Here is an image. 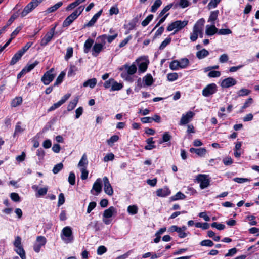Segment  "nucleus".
<instances>
[{
    "instance_id": "a19ab883",
    "label": "nucleus",
    "mask_w": 259,
    "mask_h": 259,
    "mask_svg": "<svg viewBox=\"0 0 259 259\" xmlns=\"http://www.w3.org/2000/svg\"><path fill=\"white\" fill-rule=\"evenodd\" d=\"M169 68L172 70H177L181 69L178 60H174L170 62Z\"/></svg>"
},
{
    "instance_id": "ddd939ff",
    "label": "nucleus",
    "mask_w": 259,
    "mask_h": 259,
    "mask_svg": "<svg viewBox=\"0 0 259 259\" xmlns=\"http://www.w3.org/2000/svg\"><path fill=\"white\" fill-rule=\"evenodd\" d=\"M55 32V27L51 29L42 39L41 44L42 46H46L52 39Z\"/></svg>"
},
{
    "instance_id": "cd10ccee",
    "label": "nucleus",
    "mask_w": 259,
    "mask_h": 259,
    "mask_svg": "<svg viewBox=\"0 0 259 259\" xmlns=\"http://www.w3.org/2000/svg\"><path fill=\"white\" fill-rule=\"evenodd\" d=\"M124 67L126 70L127 73L130 75L134 74L137 71V67L135 64H132L130 66L128 65H125Z\"/></svg>"
},
{
    "instance_id": "20e7f679",
    "label": "nucleus",
    "mask_w": 259,
    "mask_h": 259,
    "mask_svg": "<svg viewBox=\"0 0 259 259\" xmlns=\"http://www.w3.org/2000/svg\"><path fill=\"white\" fill-rule=\"evenodd\" d=\"M61 238L66 243L72 242L73 240V236L72 234V229L70 227L66 226L62 229L61 233Z\"/></svg>"
},
{
    "instance_id": "6e6d98bb",
    "label": "nucleus",
    "mask_w": 259,
    "mask_h": 259,
    "mask_svg": "<svg viewBox=\"0 0 259 259\" xmlns=\"http://www.w3.org/2000/svg\"><path fill=\"white\" fill-rule=\"evenodd\" d=\"M24 129L21 126V122H18L15 127L14 135L22 133L24 131Z\"/></svg>"
},
{
    "instance_id": "0eeeda50",
    "label": "nucleus",
    "mask_w": 259,
    "mask_h": 259,
    "mask_svg": "<svg viewBox=\"0 0 259 259\" xmlns=\"http://www.w3.org/2000/svg\"><path fill=\"white\" fill-rule=\"evenodd\" d=\"M196 180L200 183V187L201 189L208 187L210 184V180L208 175L199 174L196 177Z\"/></svg>"
},
{
    "instance_id": "13d9d810",
    "label": "nucleus",
    "mask_w": 259,
    "mask_h": 259,
    "mask_svg": "<svg viewBox=\"0 0 259 259\" xmlns=\"http://www.w3.org/2000/svg\"><path fill=\"white\" fill-rule=\"evenodd\" d=\"M213 244V242L210 240H204L200 242V245L202 246L211 247Z\"/></svg>"
},
{
    "instance_id": "37998d69",
    "label": "nucleus",
    "mask_w": 259,
    "mask_h": 259,
    "mask_svg": "<svg viewBox=\"0 0 259 259\" xmlns=\"http://www.w3.org/2000/svg\"><path fill=\"white\" fill-rule=\"evenodd\" d=\"M161 4L162 1L161 0H156L151 7V11L152 12H155Z\"/></svg>"
},
{
    "instance_id": "473e14b6",
    "label": "nucleus",
    "mask_w": 259,
    "mask_h": 259,
    "mask_svg": "<svg viewBox=\"0 0 259 259\" xmlns=\"http://www.w3.org/2000/svg\"><path fill=\"white\" fill-rule=\"evenodd\" d=\"M48 190V187L45 186L43 188H40L39 190H38V192L36 193L35 196L36 197H40L46 195Z\"/></svg>"
},
{
    "instance_id": "79ce46f5",
    "label": "nucleus",
    "mask_w": 259,
    "mask_h": 259,
    "mask_svg": "<svg viewBox=\"0 0 259 259\" xmlns=\"http://www.w3.org/2000/svg\"><path fill=\"white\" fill-rule=\"evenodd\" d=\"M16 252L20 255L22 259H26L25 252L22 246L16 247Z\"/></svg>"
},
{
    "instance_id": "0e129e2a",
    "label": "nucleus",
    "mask_w": 259,
    "mask_h": 259,
    "mask_svg": "<svg viewBox=\"0 0 259 259\" xmlns=\"http://www.w3.org/2000/svg\"><path fill=\"white\" fill-rule=\"evenodd\" d=\"M88 226H92L96 231H99L100 229V224L98 221H94L93 222H91Z\"/></svg>"
},
{
    "instance_id": "9d476101",
    "label": "nucleus",
    "mask_w": 259,
    "mask_h": 259,
    "mask_svg": "<svg viewBox=\"0 0 259 259\" xmlns=\"http://www.w3.org/2000/svg\"><path fill=\"white\" fill-rule=\"evenodd\" d=\"M194 115L195 113L190 111L187 112L185 114H183L181 118L179 125H183L188 123L192 120Z\"/></svg>"
},
{
    "instance_id": "5fc2aeb1",
    "label": "nucleus",
    "mask_w": 259,
    "mask_h": 259,
    "mask_svg": "<svg viewBox=\"0 0 259 259\" xmlns=\"http://www.w3.org/2000/svg\"><path fill=\"white\" fill-rule=\"evenodd\" d=\"M63 167V165L62 163H59L54 167L53 169V172L54 174H58Z\"/></svg>"
},
{
    "instance_id": "393cba45",
    "label": "nucleus",
    "mask_w": 259,
    "mask_h": 259,
    "mask_svg": "<svg viewBox=\"0 0 259 259\" xmlns=\"http://www.w3.org/2000/svg\"><path fill=\"white\" fill-rule=\"evenodd\" d=\"M88 164V161L87 159V157L85 154H83L82 156L81 159L80 160L78 164V167L80 168L82 167H86Z\"/></svg>"
},
{
    "instance_id": "4468645a",
    "label": "nucleus",
    "mask_w": 259,
    "mask_h": 259,
    "mask_svg": "<svg viewBox=\"0 0 259 259\" xmlns=\"http://www.w3.org/2000/svg\"><path fill=\"white\" fill-rule=\"evenodd\" d=\"M237 83L236 80L232 77H228L223 79L221 82L222 88H228L233 86Z\"/></svg>"
},
{
    "instance_id": "412c9836",
    "label": "nucleus",
    "mask_w": 259,
    "mask_h": 259,
    "mask_svg": "<svg viewBox=\"0 0 259 259\" xmlns=\"http://www.w3.org/2000/svg\"><path fill=\"white\" fill-rule=\"evenodd\" d=\"M170 193V191L167 187L159 189L156 191V195L159 197H166L169 195Z\"/></svg>"
},
{
    "instance_id": "ea45409f",
    "label": "nucleus",
    "mask_w": 259,
    "mask_h": 259,
    "mask_svg": "<svg viewBox=\"0 0 259 259\" xmlns=\"http://www.w3.org/2000/svg\"><path fill=\"white\" fill-rule=\"evenodd\" d=\"M138 209V207L135 205H133L128 206L127 209V211L128 213L134 215L137 213Z\"/></svg>"
},
{
    "instance_id": "49530a36",
    "label": "nucleus",
    "mask_w": 259,
    "mask_h": 259,
    "mask_svg": "<svg viewBox=\"0 0 259 259\" xmlns=\"http://www.w3.org/2000/svg\"><path fill=\"white\" fill-rule=\"evenodd\" d=\"M167 79L169 81H174L178 78L177 73H170L167 75Z\"/></svg>"
},
{
    "instance_id": "bf43d9fd",
    "label": "nucleus",
    "mask_w": 259,
    "mask_h": 259,
    "mask_svg": "<svg viewBox=\"0 0 259 259\" xmlns=\"http://www.w3.org/2000/svg\"><path fill=\"white\" fill-rule=\"evenodd\" d=\"M68 182L71 185H74L75 183V176L74 173L71 172L68 177Z\"/></svg>"
},
{
    "instance_id": "774afa93",
    "label": "nucleus",
    "mask_w": 259,
    "mask_h": 259,
    "mask_svg": "<svg viewBox=\"0 0 259 259\" xmlns=\"http://www.w3.org/2000/svg\"><path fill=\"white\" fill-rule=\"evenodd\" d=\"M114 159V155L112 153H108L104 157V161L108 162L109 161H112Z\"/></svg>"
},
{
    "instance_id": "2eb2a0df",
    "label": "nucleus",
    "mask_w": 259,
    "mask_h": 259,
    "mask_svg": "<svg viewBox=\"0 0 259 259\" xmlns=\"http://www.w3.org/2000/svg\"><path fill=\"white\" fill-rule=\"evenodd\" d=\"M27 50H20L17 52L12 58L10 62V65L15 64L21 58Z\"/></svg>"
},
{
    "instance_id": "6ab92c4d",
    "label": "nucleus",
    "mask_w": 259,
    "mask_h": 259,
    "mask_svg": "<svg viewBox=\"0 0 259 259\" xmlns=\"http://www.w3.org/2000/svg\"><path fill=\"white\" fill-rule=\"evenodd\" d=\"M116 208L113 206H111L104 211L103 215V218H110L113 216L114 213H116Z\"/></svg>"
},
{
    "instance_id": "72a5a7b5",
    "label": "nucleus",
    "mask_w": 259,
    "mask_h": 259,
    "mask_svg": "<svg viewBox=\"0 0 259 259\" xmlns=\"http://www.w3.org/2000/svg\"><path fill=\"white\" fill-rule=\"evenodd\" d=\"M63 5V3L62 2H59L57 3H56L54 6L49 7L47 11L48 13H52L56 11L58 8H59L61 6H62Z\"/></svg>"
},
{
    "instance_id": "a18cd8bd",
    "label": "nucleus",
    "mask_w": 259,
    "mask_h": 259,
    "mask_svg": "<svg viewBox=\"0 0 259 259\" xmlns=\"http://www.w3.org/2000/svg\"><path fill=\"white\" fill-rule=\"evenodd\" d=\"M186 198V196L181 192H178L176 194L171 197L172 200H183Z\"/></svg>"
},
{
    "instance_id": "680f3d73",
    "label": "nucleus",
    "mask_w": 259,
    "mask_h": 259,
    "mask_svg": "<svg viewBox=\"0 0 259 259\" xmlns=\"http://www.w3.org/2000/svg\"><path fill=\"white\" fill-rule=\"evenodd\" d=\"M81 172V178L82 180H85L87 179L88 176V171L87 170L86 167H82L80 168Z\"/></svg>"
},
{
    "instance_id": "a211bd4d",
    "label": "nucleus",
    "mask_w": 259,
    "mask_h": 259,
    "mask_svg": "<svg viewBox=\"0 0 259 259\" xmlns=\"http://www.w3.org/2000/svg\"><path fill=\"white\" fill-rule=\"evenodd\" d=\"M205 33L208 36H212L218 33V29L215 27L214 24L207 25L206 26Z\"/></svg>"
},
{
    "instance_id": "9b49d317",
    "label": "nucleus",
    "mask_w": 259,
    "mask_h": 259,
    "mask_svg": "<svg viewBox=\"0 0 259 259\" xmlns=\"http://www.w3.org/2000/svg\"><path fill=\"white\" fill-rule=\"evenodd\" d=\"M103 181L104 183V192L107 195L112 196L113 194V190L108 178L107 177H104L103 178Z\"/></svg>"
},
{
    "instance_id": "5701e85b",
    "label": "nucleus",
    "mask_w": 259,
    "mask_h": 259,
    "mask_svg": "<svg viewBox=\"0 0 259 259\" xmlns=\"http://www.w3.org/2000/svg\"><path fill=\"white\" fill-rule=\"evenodd\" d=\"M146 142L147 145L145 146V149L147 150H151L156 147V146L154 145L155 141H153V137H150L147 139Z\"/></svg>"
},
{
    "instance_id": "f704fd0d",
    "label": "nucleus",
    "mask_w": 259,
    "mask_h": 259,
    "mask_svg": "<svg viewBox=\"0 0 259 259\" xmlns=\"http://www.w3.org/2000/svg\"><path fill=\"white\" fill-rule=\"evenodd\" d=\"M176 5L184 8L190 5V2L188 0H176Z\"/></svg>"
},
{
    "instance_id": "c756f323",
    "label": "nucleus",
    "mask_w": 259,
    "mask_h": 259,
    "mask_svg": "<svg viewBox=\"0 0 259 259\" xmlns=\"http://www.w3.org/2000/svg\"><path fill=\"white\" fill-rule=\"evenodd\" d=\"M178 60L181 69L187 68L189 64V60L186 58H182Z\"/></svg>"
},
{
    "instance_id": "bb28decb",
    "label": "nucleus",
    "mask_w": 259,
    "mask_h": 259,
    "mask_svg": "<svg viewBox=\"0 0 259 259\" xmlns=\"http://www.w3.org/2000/svg\"><path fill=\"white\" fill-rule=\"evenodd\" d=\"M219 14V11H212L210 13L208 21L211 24H214V21L217 19Z\"/></svg>"
},
{
    "instance_id": "de8ad7c7",
    "label": "nucleus",
    "mask_w": 259,
    "mask_h": 259,
    "mask_svg": "<svg viewBox=\"0 0 259 259\" xmlns=\"http://www.w3.org/2000/svg\"><path fill=\"white\" fill-rule=\"evenodd\" d=\"M118 139V136L113 135L109 139L107 140V142L109 145L111 146L115 142H117Z\"/></svg>"
},
{
    "instance_id": "052dcab7",
    "label": "nucleus",
    "mask_w": 259,
    "mask_h": 259,
    "mask_svg": "<svg viewBox=\"0 0 259 259\" xmlns=\"http://www.w3.org/2000/svg\"><path fill=\"white\" fill-rule=\"evenodd\" d=\"M221 75V72L218 71H211L208 74V76L210 78L219 77Z\"/></svg>"
},
{
    "instance_id": "69168bd1",
    "label": "nucleus",
    "mask_w": 259,
    "mask_h": 259,
    "mask_svg": "<svg viewBox=\"0 0 259 259\" xmlns=\"http://www.w3.org/2000/svg\"><path fill=\"white\" fill-rule=\"evenodd\" d=\"M206 149L204 148H197L196 154L199 156H204L206 153Z\"/></svg>"
},
{
    "instance_id": "c03bdc74",
    "label": "nucleus",
    "mask_w": 259,
    "mask_h": 259,
    "mask_svg": "<svg viewBox=\"0 0 259 259\" xmlns=\"http://www.w3.org/2000/svg\"><path fill=\"white\" fill-rule=\"evenodd\" d=\"M65 75V73L63 71L61 72L57 78L56 81L54 84V86L58 85V84H60L62 82Z\"/></svg>"
},
{
    "instance_id": "2f4dec72",
    "label": "nucleus",
    "mask_w": 259,
    "mask_h": 259,
    "mask_svg": "<svg viewBox=\"0 0 259 259\" xmlns=\"http://www.w3.org/2000/svg\"><path fill=\"white\" fill-rule=\"evenodd\" d=\"M22 98L21 97L15 98L11 102V105L12 107H16L20 105L22 103Z\"/></svg>"
},
{
    "instance_id": "a878e982",
    "label": "nucleus",
    "mask_w": 259,
    "mask_h": 259,
    "mask_svg": "<svg viewBox=\"0 0 259 259\" xmlns=\"http://www.w3.org/2000/svg\"><path fill=\"white\" fill-rule=\"evenodd\" d=\"M20 28H17L12 33L11 35V38L9 39V40L4 45L2 49H5L8 47L9 44L11 42V40L18 34L19 31H20Z\"/></svg>"
},
{
    "instance_id": "09e8293b",
    "label": "nucleus",
    "mask_w": 259,
    "mask_h": 259,
    "mask_svg": "<svg viewBox=\"0 0 259 259\" xmlns=\"http://www.w3.org/2000/svg\"><path fill=\"white\" fill-rule=\"evenodd\" d=\"M171 136L167 132H165L162 136V141H159L160 144H162L163 142H166L169 141L171 139Z\"/></svg>"
},
{
    "instance_id": "4c0bfd02",
    "label": "nucleus",
    "mask_w": 259,
    "mask_h": 259,
    "mask_svg": "<svg viewBox=\"0 0 259 259\" xmlns=\"http://www.w3.org/2000/svg\"><path fill=\"white\" fill-rule=\"evenodd\" d=\"M123 88V85L122 83H118L114 79L113 80V82L112 85V88H111V91H118L121 90Z\"/></svg>"
},
{
    "instance_id": "c9c22d12",
    "label": "nucleus",
    "mask_w": 259,
    "mask_h": 259,
    "mask_svg": "<svg viewBox=\"0 0 259 259\" xmlns=\"http://www.w3.org/2000/svg\"><path fill=\"white\" fill-rule=\"evenodd\" d=\"M252 103H253V99H252V98H251V97L248 98L246 100L245 103H244L243 105L242 106L240 112H243L245 109H246V108L249 107Z\"/></svg>"
},
{
    "instance_id": "f03ea898",
    "label": "nucleus",
    "mask_w": 259,
    "mask_h": 259,
    "mask_svg": "<svg viewBox=\"0 0 259 259\" xmlns=\"http://www.w3.org/2000/svg\"><path fill=\"white\" fill-rule=\"evenodd\" d=\"M205 20L203 18L199 19L193 27L192 32L190 34V38L191 41H194L197 40L198 36L203 37V31Z\"/></svg>"
},
{
    "instance_id": "aec40b11",
    "label": "nucleus",
    "mask_w": 259,
    "mask_h": 259,
    "mask_svg": "<svg viewBox=\"0 0 259 259\" xmlns=\"http://www.w3.org/2000/svg\"><path fill=\"white\" fill-rule=\"evenodd\" d=\"M102 13V10L99 11L98 13L94 15L91 20L86 24L84 25V27H91L94 25L98 19L101 16Z\"/></svg>"
},
{
    "instance_id": "603ef678",
    "label": "nucleus",
    "mask_w": 259,
    "mask_h": 259,
    "mask_svg": "<svg viewBox=\"0 0 259 259\" xmlns=\"http://www.w3.org/2000/svg\"><path fill=\"white\" fill-rule=\"evenodd\" d=\"M77 70V68L74 65H70L69 71L68 72V76H72L75 74V72Z\"/></svg>"
},
{
    "instance_id": "864d4df0",
    "label": "nucleus",
    "mask_w": 259,
    "mask_h": 259,
    "mask_svg": "<svg viewBox=\"0 0 259 259\" xmlns=\"http://www.w3.org/2000/svg\"><path fill=\"white\" fill-rule=\"evenodd\" d=\"M220 1L221 0H211L207 6L208 9L215 8Z\"/></svg>"
},
{
    "instance_id": "7c9ffc66",
    "label": "nucleus",
    "mask_w": 259,
    "mask_h": 259,
    "mask_svg": "<svg viewBox=\"0 0 259 259\" xmlns=\"http://www.w3.org/2000/svg\"><path fill=\"white\" fill-rule=\"evenodd\" d=\"M79 98L78 96L76 97L72 101L70 102L67 106V110H72L76 106L78 102Z\"/></svg>"
},
{
    "instance_id": "39448f33",
    "label": "nucleus",
    "mask_w": 259,
    "mask_h": 259,
    "mask_svg": "<svg viewBox=\"0 0 259 259\" xmlns=\"http://www.w3.org/2000/svg\"><path fill=\"white\" fill-rule=\"evenodd\" d=\"M43 0H32L23 9L21 16L24 17L35 9Z\"/></svg>"
},
{
    "instance_id": "f257e3e1",
    "label": "nucleus",
    "mask_w": 259,
    "mask_h": 259,
    "mask_svg": "<svg viewBox=\"0 0 259 259\" xmlns=\"http://www.w3.org/2000/svg\"><path fill=\"white\" fill-rule=\"evenodd\" d=\"M205 20L203 18L199 19L193 27L192 32L190 34V38L191 41H194L197 40L198 36L203 37V31Z\"/></svg>"
},
{
    "instance_id": "3c124183",
    "label": "nucleus",
    "mask_w": 259,
    "mask_h": 259,
    "mask_svg": "<svg viewBox=\"0 0 259 259\" xmlns=\"http://www.w3.org/2000/svg\"><path fill=\"white\" fill-rule=\"evenodd\" d=\"M38 64V62L35 61L34 63L31 64H27L24 68V69L25 70L26 72H29L31 70H32Z\"/></svg>"
},
{
    "instance_id": "7ed1b4c3",
    "label": "nucleus",
    "mask_w": 259,
    "mask_h": 259,
    "mask_svg": "<svg viewBox=\"0 0 259 259\" xmlns=\"http://www.w3.org/2000/svg\"><path fill=\"white\" fill-rule=\"evenodd\" d=\"M188 21L187 20L181 21L177 20L172 22L167 27V30L168 31H171L175 30L174 34L176 33L180 30L182 29L188 24Z\"/></svg>"
},
{
    "instance_id": "c85d7f7f",
    "label": "nucleus",
    "mask_w": 259,
    "mask_h": 259,
    "mask_svg": "<svg viewBox=\"0 0 259 259\" xmlns=\"http://www.w3.org/2000/svg\"><path fill=\"white\" fill-rule=\"evenodd\" d=\"M143 81L145 82V85L150 86L153 82V79L151 74H147L143 78Z\"/></svg>"
},
{
    "instance_id": "6e6552de",
    "label": "nucleus",
    "mask_w": 259,
    "mask_h": 259,
    "mask_svg": "<svg viewBox=\"0 0 259 259\" xmlns=\"http://www.w3.org/2000/svg\"><path fill=\"white\" fill-rule=\"evenodd\" d=\"M217 86L214 83H212L207 85L202 90V94L204 97H209L217 92Z\"/></svg>"
},
{
    "instance_id": "b1692460",
    "label": "nucleus",
    "mask_w": 259,
    "mask_h": 259,
    "mask_svg": "<svg viewBox=\"0 0 259 259\" xmlns=\"http://www.w3.org/2000/svg\"><path fill=\"white\" fill-rule=\"evenodd\" d=\"M97 83V80L95 78L90 79L84 82L83 86L84 87H89L91 88H94Z\"/></svg>"
},
{
    "instance_id": "8fccbe9b",
    "label": "nucleus",
    "mask_w": 259,
    "mask_h": 259,
    "mask_svg": "<svg viewBox=\"0 0 259 259\" xmlns=\"http://www.w3.org/2000/svg\"><path fill=\"white\" fill-rule=\"evenodd\" d=\"M153 18V15L150 14L148 15L141 23V24L143 26L145 27L148 25L149 22L152 20Z\"/></svg>"
},
{
    "instance_id": "58836bf2",
    "label": "nucleus",
    "mask_w": 259,
    "mask_h": 259,
    "mask_svg": "<svg viewBox=\"0 0 259 259\" xmlns=\"http://www.w3.org/2000/svg\"><path fill=\"white\" fill-rule=\"evenodd\" d=\"M251 93V91L246 89H241V90H239L237 93V96L238 97H243L245 96H247L249 94H250Z\"/></svg>"
},
{
    "instance_id": "1a4fd4ad",
    "label": "nucleus",
    "mask_w": 259,
    "mask_h": 259,
    "mask_svg": "<svg viewBox=\"0 0 259 259\" xmlns=\"http://www.w3.org/2000/svg\"><path fill=\"white\" fill-rule=\"evenodd\" d=\"M47 242L46 238L42 236H37L36 238V241L33 246L34 250L38 253L40 251V248L41 247L45 246Z\"/></svg>"
},
{
    "instance_id": "e433bc0d",
    "label": "nucleus",
    "mask_w": 259,
    "mask_h": 259,
    "mask_svg": "<svg viewBox=\"0 0 259 259\" xmlns=\"http://www.w3.org/2000/svg\"><path fill=\"white\" fill-rule=\"evenodd\" d=\"M208 54L209 53L207 50H200L197 52L196 56L199 59H201L206 57Z\"/></svg>"
},
{
    "instance_id": "e2e57ef3",
    "label": "nucleus",
    "mask_w": 259,
    "mask_h": 259,
    "mask_svg": "<svg viewBox=\"0 0 259 259\" xmlns=\"http://www.w3.org/2000/svg\"><path fill=\"white\" fill-rule=\"evenodd\" d=\"M232 33L231 30L230 29H221L218 30V34L219 35H228Z\"/></svg>"
},
{
    "instance_id": "f3484780",
    "label": "nucleus",
    "mask_w": 259,
    "mask_h": 259,
    "mask_svg": "<svg viewBox=\"0 0 259 259\" xmlns=\"http://www.w3.org/2000/svg\"><path fill=\"white\" fill-rule=\"evenodd\" d=\"M93 190H95L97 195L99 193H100L102 191V180L101 179L98 178L96 180L95 182L94 183L92 190H91V192H92Z\"/></svg>"
},
{
    "instance_id": "dca6fc26",
    "label": "nucleus",
    "mask_w": 259,
    "mask_h": 259,
    "mask_svg": "<svg viewBox=\"0 0 259 259\" xmlns=\"http://www.w3.org/2000/svg\"><path fill=\"white\" fill-rule=\"evenodd\" d=\"M78 17L73 12L68 16L63 23V27L69 26Z\"/></svg>"
},
{
    "instance_id": "423d86ee",
    "label": "nucleus",
    "mask_w": 259,
    "mask_h": 259,
    "mask_svg": "<svg viewBox=\"0 0 259 259\" xmlns=\"http://www.w3.org/2000/svg\"><path fill=\"white\" fill-rule=\"evenodd\" d=\"M56 73L54 68L47 71L41 78V81L45 85H48L54 79Z\"/></svg>"
},
{
    "instance_id": "4d7b16f0",
    "label": "nucleus",
    "mask_w": 259,
    "mask_h": 259,
    "mask_svg": "<svg viewBox=\"0 0 259 259\" xmlns=\"http://www.w3.org/2000/svg\"><path fill=\"white\" fill-rule=\"evenodd\" d=\"M172 4H170L166 6H165L163 9L161 11L159 15V17H162L163 16H164L165 15V13L170 10V9L172 7Z\"/></svg>"
},
{
    "instance_id": "338daca9",
    "label": "nucleus",
    "mask_w": 259,
    "mask_h": 259,
    "mask_svg": "<svg viewBox=\"0 0 259 259\" xmlns=\"http://www.w3.org/2000/svg\"><path fill=\"white\" fill-rule=\"evenodd\" d=\"M13 244L16 248L22 246L21 238L18 236L16 237Z\"/></svg>"
},
{
    "instance_id": "f8f14e48",
    "label": "nucleus",
    "mask_w": 259,
    "mask_h": 259,
    "mask_svg": "<svg viewBox=\"0 0 259 259\" xmlns=\"http://www.w3.org/2000/svg\"><path fill=\"white\" fill-rule=\"evenodd\" d=\"M107 44L106 39H105V34L98 37L96 39V42L95 44L93 49H102Z\"/></svg>"
},
{
    "instance_id": "4be33fe9",
    "label": "nucleus",
    "mask_w": 259,
    "mask_h": 259,
    "mask_svg": "<svg viewBox=\"0 0 259 259\" xmlns=\"http://www.w3.org/2000/svg\"><path fill=\"white\" fill-rule=\"evenodd\" d=\"M110 33L112 35H106L105 39H106L107 43H111L118 36V33L110 29Z\"/></svg>"
}]
</instances>
